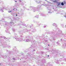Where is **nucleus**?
<instances>
[{
  "label": "nucleus",
  "instance_id": "1",
  "mask_svg": "<svg viewBox=\"0 0 66 66\" xmlns=\"http://www.w3.org/2000/svg\"><path fill=\"white\" fill-rule=\"evenodd\" d=\"M61 4L62 5H64V4L63 3V2Z\"/></svg>",
  "mask_w": 66,
  "mask_h": 66
},
{
  "label": "nucleus",
  "instance_id": "2",
  "mask_svg": "<svg viewBox=\"0 0 66 66\" xmlns=\"http://www.w3.org/2000/svg\"><path fill=\"white\" fill-rule=\"evenodd\" d=\"M8 12L9 13H10V12H11V11H9Z\"/></svg>",
  "mask_w": 66,
  "mask_h": 66
},
{
  "label": "nucleus",
  "instance_id": "4",
  "mask_svg": "<svg viewBox=\"0 0 66 66\" xmlns=\"http://www.w3.org/2000/svg\"><path fill=\"white\" fill-rule=\"evenodd\" d=\"M48 57L49 56V55H48Z\"/></svg>",
  "mask_w": 66,
  "mask_h": 66
},
{
  "label": "nucleus",
  "instance_id": "3",
  "mask_svg": "<svg viewBox=\"0 0 66 66\" xmlns=\"http://www.w3.org/2000/svg\"><path fill=\"white\" fill-rule=\"evenodd\" d=\"M65 17H66V16H65Z\"/></svg>",
  "mask_w": 66,
  "mask_h": 66
},
{
  "label": "nucleus",
  "instance_id": "6",
  "mask_svg": "<svg viewBox=\"0 0 66 66\" xmlns=\"http://www.w3.org/2000/svg\"><path fill=\"white\" fill-rule=\"evenodd\" d=\"M16 16H17V14H16Z\"/></svg>",
  "mask_w": 66,
  "mask_h": 66
},
{
  "label": "nucleus",
  "instance_id": "5",
  "mask_svg": "<svg viewBox=\"0 0 66 66\" xmlns=\"http://www.w3.org/2000/svg\"><path fill=\"white\" fill-rule=\"evenodd\" d=\"M15 2H17V1H16Z\"/></svg>",
  "mask_w": 66,
  "mask_h": 66
},
{
  "label": "nucleus",
  "instance_id": "7",
  "mask_svg": "<svg viewBox=\"0 0 66 66\" xmlns=\"http://www.w3.org/2000/svg\"><path fill=\"white\" fill-rule=\"evenodd\" d=\"M48 46H49V45H48Z\"/></svg>",
  "mask_w": 66,
  "mask_h": 66
}]
</instances>
